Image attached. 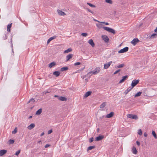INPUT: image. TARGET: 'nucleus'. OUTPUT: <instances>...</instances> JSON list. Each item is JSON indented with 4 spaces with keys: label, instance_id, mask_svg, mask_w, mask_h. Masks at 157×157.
<instances>
[{
    "label": "nucleus",
    "instance_id": "obj_1",
    "mask_svg": "<svg viewBox=\"0 0 157 157\" xmlns=\"http://www.w3.org/2000/svg\"><path fill=\"white\" fill-rule=\"evenodd\" d=\"M102 23H100L99 24H96V25L99 29L103 28L104 30L109 33H111L113 34H115V31L113 29L108 27H103V25Z\"/></svg>",
    "mask_w": 157,
    "mask_h": 157
},
{
    "label": "nucleus",
    "instance_id": "obj_2",
    "mask_svg": "<svg viewBox=\"0 0 157 157\" xmlns=\"http://www.w3.org/2000/svg\"><path fill=\"white\" fill-rule=\"evenodd\" d=\"M100 71V67H96L94 71L89 72L88 74L90 73H92L94 75H96Z\"/></svg>",
    "mask_w": 157,
    "mask_h": 157
},
{
    "label": "nucleus",
    "instance_id": "obj_3",
    "mask_svg": "<svg viewBox=\"0 0 157 157\" xmlns=\"http://www.w3.org/2000/svg\"><path fill=\"white\" fill-rule=\"evenodd\" d=\"M140 80L139 79H135L133 80L132 81V82L131 84L132 87V88L135 86L137 84H138Z\"/></svg>",
    "mask_w": 157,
    "mask_h": 157
},
{
    "label": "nucleus",
    "instance_id": "obj_4",
    "mask_svg": "<svg viewBox=\"0 0 157 157\" xmlns=\"http://www.w3.org/2000/svg\"><path fill=\"white\" fill-rule=\"evenodd\" d=\"M127 117L131 119H134L135 120H137L138 119L137 116L134 114H129L127 115Z\"/></svg>",
    "mask_w": 157,
    "mask_h": 157
},
{
    "label": "nucleus",
    "instance_id": "obj_5",
    "mask_svg": "<svg viewBox=\"0 0 157 157\" xmlns=\"http://www.w3.org/2000/svg\"><path fill=\"white\" fill-rule=\"evenodd\" d=\"M128 48L127 47H126L124 48L121 49L118 52L119 53H121L125 52L127 51H128Z\"/></svg>",
    "mask_w": 157,
    "mask_h": 157
},
{
    "label": "nucleus",
    "instance_id": "obj_6",
    "mask_svg": "<svg viewBox=\"0 0 157 157\" xmlns=\"http://www.w3.org/2000/svg\"><path fill=\"white\" fill-rule=\"evenodd\" d=\"M101 38L106 43H108L109 41V39L108 37L106 35H102Z\"/></svg>",
    "mask_w": 157,
    "mask_h": 157
},
{
    "label": "nucleus",
    "instance_id": "obj_7",
    "mask_svg": "<svg viewBox=\"0 0 157 157\" xmlns=\"http://www.w3.org/2000/svg\"><path fill=\"white\" fill-rule=\"evenodd\" d=\"M139 40L137 38L134 39L131 42V43L133 45H135L137 43L139 42Z\"/></svg>",
    "mask_w": 157,
    "mask_h": 157
},
{
    "label": "nucleus",
    "instance_id": "obj_8",
    "mask_svg": "<svg viewBox=\"0 0 157 157\" xmlns=\"http://www.w3.org/2000/svg\"><path fill=\"white\" fill-rule=\"evenodd\" d=\"M112 63V61H111L104 65V68L105 69H107L110 66L111 64Z\"/></svg>",
    "mask_w": 157,
    "mask_h": 157
},
{
    "label": "nucleus",
    "instance_id": "obj_9",
    "mask_svg": "<svg viewBox=\"0 0 157 157\" xmlns=\"http://www.w3.org/2000/svg\"><path fill=\"white\" fill-rule=\"evenodd\" d=\"M104 138V136L102 135L96 137L95 141H99L102 140Z\"/></svg>",
    "mask_w": 157,
    "mask_h": 157
},
{
    "label": "nucleus",
    "instance_id": "obj_10",
    "mask_svg": "<svg viewBox=\"0 0 157 157\" xmlns=\"http://www.w3.org/2000/svg\"><path fill=\"white\" fill-rule=\"evenodd\" d=\"M114 115V113L113 112H111L109 114H107L106 117L108 118H110L112 117Z\"/></svg>",
    "mask_w": 157,
    "mask_h": 157
},
{
    "label": "nucleus",
    "instance_id": "obj_11",
    "mask_svg": "<svg viewBox=\"0 0 157 157\" xmlns=\"http://www.w3.org/2000/svg\"><path fill=\"white\" fill-rule=\"evenodd\" d=\"M128 78V76L127 75H126V76H123L122 77V79L120 81L119 83H121L123 82Z\"/></svg>",
    "mask_w": 157,
    "mask_h": 157
},
{
    "label": "nucleus",
    "instance_id": "obj_12",
    "mask_svg": "<svg viewBox=\"0 0 157 157\" xmlns=\"http://www.w3.org/2000/svg\"><path fill=\"white\" fill-rule=\"evenodd\" d=\"M88 43L91 45L92 47H94L95 46L94 43L92 39L89 40L88 41Z\"/></svg>",
    "mask_w": 157,
    "mask_h": 157
},
{
    "label": "nucleus",
    "instance_id": "obj_13",
    "mask_svg": "<svg viewBox=\"0 0 157 157\" xmlns=\"http://www.w3.org/2000/svg\"><path fill=\"white\" fill-rule=\"evenodd\" d=\"M58 99L62 101H67V98L64 97L60 96L59 98H58Z\"/></svg>",
    "mask_w": 157,
    "mask_h": 157
},
{
    "label": "nucleus",
    "instance_id": "obj_14",
    "mask_svg": "<svg viewBox=\"0 0 157 157\" xmlns=\"http://www.w3.org/2000/svg\"><path fill=\"white\" fill-rule=\"evenodd\" d=\"M6 150H2L0 151V156H2L3 155L6 153Z\"/></svg>",
    "mask_w": 157,
    "mask_h": 157
},
{
    "label": "nucleus",
    "instance_id": "obj_15",
    "mask_svg": "<svg viewBox=\"0 0 157 157\" xmlns=\"http://www.w3.org/2000/svg\"><path fill=\"white\" fill-rule=\"evenodd\" d=\"M57 12L59 15L64 16L66 15V13L60 10H57Z\"/></svg>",
    "mask_w": 157,
    "mask_h": 157
},
{
    "label": "nucleus",
    "instance_id": "obj_16",
    "mask_svg": "<svg viewBox=\"0 0 157 157\" xmlns=\"http://www.w3.org/2000/svg\"><path fill=\"white\" fill-rule=\"evenodd\" d=\"M73 56V55L72 54H70L66 56V61H69L70 59Z\"/></svg>",
    "mask_w": 157,
    "mask_h": 157
},
{
    "label": "nucleus",
    "instance_id": "obj_17",
    "mask_svg": "<svg viewBox=\"0 0 157 157\" xmlns=\"http://www.w3.org/2000/svg\"><path fill=\"white\" fill-rule=\"evenodd\" d=\"M132 87H129L127 88L126 90L124 92V93L125 94H127L128 92H129L132 89Z\"/></svg>",
    "mask_w": 157,
    "mask_h": 157
},
{
    "label": "nucleus",
    "instance_id": "obj_18",
    "mask_svg": "<svg viewBox=\"0 0 157 157\" xmlns=\"http://www.w3.org/2000/svg\"><path fill=\"white\" fill-rule=\"evenodd\" d=\"M35 126V124L33 123L31 124L27 128L29 130L32 129Z\"/></svg>",
    "mask_w": 157,
    "mask_h": 157
},
{
    "label": "nucleus",
    "instance_id": "obj_19",
    "mask_svg": "<svg viewBox=\"0 0 157 157\" xmlns=\"http://www.w3.org/2000/svg\"><path fill=\"white\" fill-rule=\"evenodd\" d=\"M132 151L133 154H136L137 153V151L136 148L134 146H133L132 148Z\"/></svg>",
    "mask_w": 157,
    "mask_h": 157
},
{
    "label": "nucleus",
    "instance_id": "obj_20",
    "mask_svg": "<svg viewBox=\"0 0 157 157\" xmlns=\"http://www.w3.org/2000/svg\"><path fill=\"white\" fill-rule=\"evenodd\" d=\"M56 37V36H53V37H51L48 40L47 43V44H48L51 40L55 39Z\"/></svg>",
    "mask_w": 157,
    "mask_h": 157
},
{
    "label": "nucleus",
    "instance_id": "obj_21",
    "mask_svg": "<svg viewBox=\"0 0 157 157\" xmlns=\"http://www.w3.org/2000/svg\"><path fill=\"white\" fill-rule=\"evenodd\" d=\"M60 73L59 71H55L53 73V75L56 77H58Z\"/></svg>",
    "mask_w": 157,
    "mask_h": 157
},
{
    "label": "nucleus",
    "instance_id": "obj_22",
    "mask_svg": "<svg viewBox=\"0 0 157 157\" xmlns=\"http://www.w3.org/2000/svg\"><path fill=\"white\" fill-rule=\"evenodd\" d=\"M91 92L90 91H88L86 92L84 95V97L86 98L90 96L91 94Z\"/></svg>",
    "mask_w": 157,
    "mask_h": 157
},
{
    "label": "nucleus",
    "instance_id": "obj_23",
    "mask_svg": "<svg viewBox=\"0 0 157 157\" xmlns=\"http://www.w3.org/2000/svg\"><path fill=\"white\" fill-rule=\"evenodd\" d=\"M72 49L71 48H68L66 50H65L64 52V53H67L69 52H71L72 51Z\"/></svg>",
    "mask_w": 157,
    "mask_h": 157
},
{
    "label": "nucleus",
    "instance_id": "obj_24",
    "mask_svg": "<svg viewBox=\"0 0 157 157\" xmlns=\"http://www.w3.org/2000/svg\"><path fill=\"white\" fill-rule=\"evenodd\" d=\"M42 110V109H39L36 111V114L37 115L40 114L41 113Z\"/></svg>",
    "mask_w": 157,
    "mask_h": 157
},
{
    "label": "nucleus",
    "instance_id": "obj_25",
    "mask_svg": "<svg viewBox=\"0 0 157 157\" xmlns=\"http://www.w3.org/2000/svg\"><path fill=\"white\" fill-rule=\"evenodd\" d=\"M12 25V23H11L10 24H9L7 25V31L8 32H10V28L11 27V25Z\"/></svg>",
    "mask_w": 157,
    "mask_h": 157
},
{
    "label": "nucleus",
    "instance_id": "obj_26",
    "mask_svg": "<svg viewBox=\"0 0 157 157\" xmlns=\"http://www.w3.org/2000/svg\"><path fill=\"white\" fill-rule=\"evenodd\" d=\"M56 64V63L55 62H52L51 63H50L49 64V67H50V68H51L52 67H53Z\"/></svg>",
    "mask_w": 157,
    "mask_h": 157
},
{
    "label": "nucleus",
    "instance_id": "obj_27",
    "mask_svg": "<svg viewBox=\"0 0 157 157\" xmlns=\"http://www.w3.org/2000/svg\"><path fill=\"white\" fill-rule=\"evenodd\" d=\"M68 69V68L67 67H63L61 68L60 71H63L67 70Z\"/></svg>",
    "mask_w": 157,
    "mask_h": 157
},
{
    "label": "nucleus",
    "instance_id": "obj_28",
    "mask_svg": "<svg viewBox=\"0 0 157 157\" xmlns=\"http://www.w3.org/2000/svg\"><path fill=\"white\" fill-rule=\"evenodd\" d=\"M106 102H103L100 106L101 108H104L106 105Z\"/></svg>",
    "mask_w": 157,
    "mask_h": 157
},
{
    "label": "nucleus",
    "instance_id": "obj_29",
    "mask_svg": "<svg viewBox=\"0 0 157 157\" xmlns=\"http://www.w3.org/2000/svg\"><path fill=\"white\" fill-rule=\"evenodd\" d=\"M35 101V100L33 98H31L28 101V103H33Z\"/></svg>",
    "mask_w": 157,
    "mask_h": 157
},
{
    "label": "nucleus",
    "instance_id": "obj_30",
    "mask_svg": "<svg viewBox=\"0 0 157 157\" xmlns=\"http://www.w3.org/2000/svg\"><path fill=\"white\" fill-rule=\"evenodd\" d=\"M14 142V140H13L10 139L8 141V143L9 144H13Z\"/></svg>",
    "mask_w": 157,
    "mask_h": 157
},
{
    "label": "nucleus",
    "instance_id": "obj_31",
    "mask_svg": "<svg viewBox=\"0 0 157 157\" xmlns=\"http://www.w3.org/2000/svg\"><path fill=\"white\" fill-rule=\"evenodd\" d=\"M95 147V146H90V147H88L87 150L88 151L90 150H91L94 149Z\"/></svg>",
    "mask_w": 157,
    "mask_h": 157
},
{
    "label": "nucleus",
    "instance_id": "obj_32",
    "mask_svg": "<svg viewBox=\"0 0 157 157\" xmlns=\"http://www.w3.org/2000/svg\"><path fill=\"white\" fill-rule=\"evenodd\" d=\"M152 135H153V136H154V138L155 139H156L157 138V136H156L155 132L154 131V130L152 131Z\"/></svg>",
    "mask_w": 157,
    "mask_h": 157
},
{
    "label": "nucleus",
    "instance_id": "obj_33",
    "mask_svg": "<svg viewBox=\"0 0 157 157\" xmlns=\"http://www.w3.org/2000/svg\"><path fill=\"white\" fill-rule=\"evenodd\" d=\"M142 94L141 92H139L137 93L135 95V97H137L141 95Z\"/></svg>",
    "mask_w": 157,
    "mask_h": 157
},
{
    "label": "nucleus",
    "instance_id": "obj_34",
    "mask_svg": "<svg viewBox=\"0 0 157 157\" xmlns=\"http://www.w3.org/2000/svg\"><path fill=\"white\" fill-rule=\"evenodd\" d=\"M155 36H157V34L156 33H154L151 35L150 36L151 38H153L155 37Z\"/></svg>",
    "mask_w": 157,
    "mask_h": 157
},
{
    "label": "nucleus",
    "instance_id": "obj_35",
    "mask_svg": "<svg viewBox=\"0 0 157 157\" xmlns=\"http://www.w3.org/2000/svg\"><path fill=\"white\" fill-rule=\"evenodd\" d=\"M124 66V64H121L117 66V68H121L123 67Z\"/></svg>",
    "mask_w": 157,
    "mask_h": 157
},
{
    "label": "nucleus",
    "instance_id": "obj_36",
    "mask_svg": "<svg viewBox=\"0 0 157 157\" xmlns=\"http://www.w3.org/2000/svg\"><path fill=\"white\" fill-rule=\"evenodd\" d=\"M138 134L141 135L142 134V132L141 129H139L138 130Z\"/></svg>",
    "mask_w": 157,
    "mask_h": 157
},
{
    "label": "nucleus",
    "instance_id": "obj_37",
    "mask_svg": "<svg viewBox=\"0 0 157 157\" xmlns=\"http://www.w3.org/2000/svg\"><path fill=\"white\" fill-rule=\"evenodd\" d=\"M87 5H89L91 7H95V5H93L91 3H89L88 2H87Z\"/></svg>",
    "mask_w": 157,
    "mask_h": 157
},
{
    "label": "nucleus",
    "instance_id": "obj_38",
    "mask_svg": "<svg viewBox=\"0 0 157 157\" xmlns=\"http://www.w3.org/2000/svg\"><path fill=\"white\" fill-rule=\"evenodd\" d=\"M17 128H15V129H14V130L12 131V134H15L17 133Z\"/></svg>",
    "mask_w": 157,
    "mask_h": 157
},
{
    "label": "nucleus",
    "instance_id": "obj_39",
    "mask_svg": "<svg viewBox=\"0 0 157 157\" xmlns=\"http://www.w3.org/2000/svg\"><path fill=\"white\" fill-rule=\"evenodd\" d=\"M105 2L109 4L112 3V1L111 0H105Z\"/></svg>",
    "mask_w": 157,
    "mask_h": 157
},
{
    "label": "nucleus",
    "instance_id": "obj_40",
    "mask_svg": "<svg viewBox=\"0 0 157 157\" xmlns=\"http://www.w3.org/2000/svg\"><path fill=\"white\" fill-rule=\"evenodd\" d=\"M20 150H19L17 151L15 153V154L16 155H18L20 153Z\"/></svg>",
    "mask_w": 157,
    "mask_h": 157
},
{
    "label": "nucleus",
    "instance_id": "obj_41",
    "mask_svg": "<svg viewBox=\"0 0 157 157\" xmlns=\"http://www.w3.org/2000/svg\"><path fill=\"white\" fill-rule=\"evenodd\" d=\"M81 35L83 36L86 37L87 35V34L85 33H83L81 34Z\"/></svg>",
    "mask_w": 157,
    "mask_h": 157
},
{
    "label": "nucleus",
    "instance_id": "obj_42",
    "mask_svg": "<svg viewBox=\"0 0 157 157\" xmlns=\"http://www.w3.org/2000/svg\"><path fill=\"white\" fill-rule=\"evenodd\" d=\"M120 69H118V70H117L114 73H113V74L114 75H115L116 74H117V73L118 72H120Z\"/></svg>",
    "mask_w": 157,
    "mask_h": 157
},
{
    "label": "nucleus",
    "instance_id": "obj_43",
    "mask_svg": "<svg viewBox=\"0 0 157 157\" xmlns=\"http://www.w3.org/2000/svg\"><path fill=\"white\" fill-rule=\"evenodd\" d=\"M94 140V138L93 137L91 138L89 140V142L91 143Z\"/></svg>",
    "mask_w": 157,
    "mask_h": 157
},
{
    "label": "nucleus",
    "instance_id": "obj_44",
    "mask_svg": "<svg viewBox=\"0 0 157 157\" xmlns=\"http://www.w3.org/2000/svg\"><path fill=\"white\" fill-rule=\"evenodd\" d=\"M81 64V63L80 62H76L74 63V65L75 66H77L80 65Z\"/></svg>",
    "mask_w": 157,
    "mask_h": 157
},
{
    "label": "nucleus",
    "instance_id": "obj_45",
    "mask_svg": "<svg viewBox=\"0 0 157 157\" xmlns=\"http://www.w3.org/2000/svg\"><path fill=\"white\" fill-rule=\"evenodd\" d=\"M101 23L105 24L106 25H109V23L108 22H101Z\"/></svg>",
    "mask_w": 157,
    "mask_h": 157
},
{
    "label": "nucleus",
    "instance_id": "obj_46",
    "mask_svg": "<svg viewBox=\"0 0 157 157\" xmlns=\"http://www.w3.org/2000/svg\"><path fill=\"white\" fill-rule=\"evenodd\" d=\"M11 46L12 47V52L13 53V54H14L13 50V44L12 42L11 43Z\"/></svg>",
    "mask_w": 157,
    "mask_h": 157
},
{
    "label": "nucleus",
    "instance_id": "obj_47",
    "mask_svg": "<svg viewBox=\"0 0 157 157\" xmlns=\"http://www.w3.org/2000/svg\"><path fill=\"white\" fill-rule=\"evenodd\" d=\"M52 132V130L51 129L49 130L48 132V134H50Z\"/></svg>",
    "mask_w": 157,
    "mask_h": 157
},
{
    "label": "nucleus",
    "instance_id": "obj_48",
    "mask_svg": "<svg viewBox=\"0 0 157 157\" xmlns=\"http://www.w3.org/2000/svg\"><path fill=\"white\" fill-rule=\"evenodd\" d=\"M136 143L138 146H139L140 145V143L139 141H137L136 142Z\"/></svg>",
    "mask_w": 157,
    "mask_h": 157
},
{
    "label": "nucleus",
    "instance_id": "obj_49",
    "mask_svg": "<svg viewBox=\"0 0 157 157\" xmlns=\"http://www.w3.org/2000/svg\"><path fill=\"white\" fill-rule=\"evenodd\" d=\"M50 92L48 91H44L43 92V93L44 94H46L47 93H49Z\"/></svg>",
    "mask_w": 157,
    "mask_h": 157
},
{
    "label": "nucleus",
    "instance_id": "obj_50",
    "mask_svg": "<svg viewBox=\"0 0 157 157\" xmlns=\"http://www.w3.org/2000/svg\"><path fill=\"white\" fill-rule=\"evenodd\" d=\"M50 145L48 144H46L45 146H44V147L45 148H47L48 147H49L50 146Z\"/></svg>",
    "mask_w": 157,
    "mask_h": 157
},
{
    "label": "nucleus",
    "instance_id": "obj_51",
    "mask_svg": "<svg viewBox=\"0 0 157 157\" xmlns=\"http://www.w3.org/2000/svg\"><path fill=\"white\" fill-rule=\"evenodd\" d=\"M7 39V37L6 35H5V36L3 38V39L5 40Z\"/></svg>",
    "mask_w": 157,
    "mask_h": 157
},
{
    "label": "nucleus",
    "instance_id": "obj_52",
    "mask_svg": "<svg viewBox=\"0 0 157 157\" xmlns=\"http://www.w3.org/2000/svg\"><path fill=\"white\" fill-rule=\"evenodd\" d=\"M144 135L145 137H147V135L146 132H144Z\"/></svg>",
    "mask_w": 157,
    "mask_h": 157
},
{
    "label": "nucleus",
    "instance_id": "obj_53",
    "mask_svg": "<svg viewBox=\"0 0 157 157\" xmlns=\"http://www.w3.org/2000/svg\"><path fill=\"white\" fill-rule=\"evenodd\" d=\"M59 96L57 95H54V97L55 98H57L58 99V98H59Z\"/></svg>",
    "mask_w": 157,
    "mask_h": 157
},
{
    "label": "nucleus",
    "instance_id": "obj_54",
    "mask_svg": "<svg viewBox=\"0 0 157 157\" xmlns=\"http://www.w3.org/2000/svg\"><path fill=\"white\" fill-rule=\"evenodd\" d=\"M94 20L95 21H97L99 23H101V22H100V21H98L97 20L95 19H94Z\"/></svg>",
    "mask_w": 157,
    "mask_h": 157
},
{
    "label": "nucleus",
    "instance_id": "obj_55",
    "mask_svg": "<svg viewBox=\"0 0 157 157\" xmlns=\"http://www.w3.org/2000/svg\"><path fill=\"white\" fill-rule=\"evenodd\" d=\"M44 134V132H43L41 133V134L40 135V136H43Z\"/></svg>",
    "mask_w": 157,
    "mask_h": 157
},
{
    "label": "nucleus",
    "instance_id": "obj_56",
    "mask_svg": "<svg viewBox=\"0 0 157 157\" xmlns=\"http://www.w3.org/2000/svg\"><path fill=\"white\" fill-rule=\"evenodd\" d=\"M155 32L157 33V27H156V29L155 30Z\"/></svg>",
    "mask_w": 157,
    "mask_h": 157
},
{
    "label": "nucleus",
    "instance_id": "obj_57",
    "mask_svg": "<svg viewBox=\"0 0 157 157\" xmlns=\"http://www.w3.org/2000/svg\"><path fill=\"white\" fill-rule=\"evenodd\" d=\"M88 11H89V12L93 13V12L91 10H90L89 9H88Z\"/></svg>",
    "mask_w": 157,
    "mask_h": 157
},
{
    "label": "nucleus",
    "instance_id": "obj_58",
    "mask_svg": "<svg viewBox=\"0 0 157 157\" xmlns=\"http://www.w3.org/2000/svg\"><path fill=\"white\" fill-rule=\"evenodd\" d=\"M99 128H98L97 129V131L98 132L99 131Z\"/></svg>",
    "mask_w": 157,
    "mask_h": 157
},
{
    "label": "nucleus",
    "instance_id": "obj_59",
    "mask_svg": "<svg viewBox=\"0 0 157 157\" xmlns=\"http://www.w3.org/2000/svg\"><path fill=\"white\" fill-rule=\"evenodd\" d=\"M32 118V116H30L29 117V118Z\"/></svg>",
    "mask_w": 157,
    "mask_h": 157
},
{
    "label": "nucleus",
    "instance_id": "obj_60",
    "mask_svg": "<svg viewBox=\"0 0 157 157\" xmlns=\"http://www.w3.org/2000/svg\"><path fill=\"white\" fill-rule=\"evenodd\" d=\"M41 142V141L40 140L38 142V143H40Z\"/></svg>",
    "mask_w": 157,
    "mask_h": 157
}]
</instances>
